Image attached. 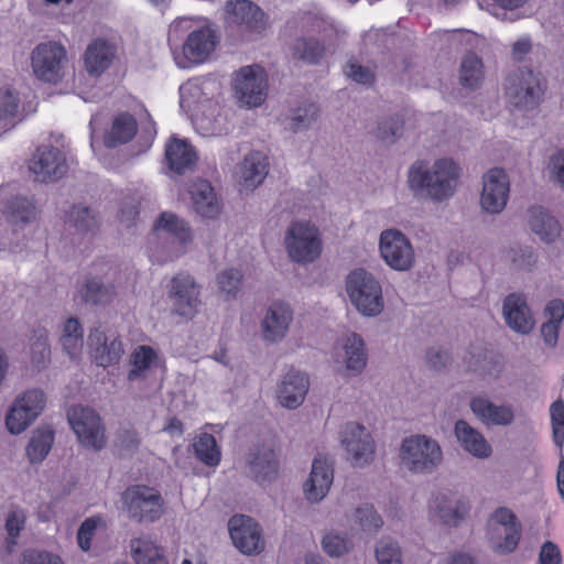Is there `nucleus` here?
<instances>
[{"label": "nucleus", "instance_id": "43", "mask_svg": "<svg viewBox=\"0 0 564 564\" xmlns=\"http://www.w3.org/2000/svg\"><path fill=\"white\" fill-rule=\"evenodd\" d=\"M192 446L196 457L205 465L215 467L219 464L221 453L212 434L202 433Z\"/></svg>", "mask_w": 564, "mask_h": 564}, {"label": "nucleus", "instance_id": "12", "mask_svg": "<svg viewBox=\"0 0 564 564\" xmlns=\"http://www.w3.org/2000/svg\"><path fill=\"white\" fill-rule=\"evenodd\" d=\"M45 395L40 389H31L18 398L6 417L10 433L23 432L43 411Z\"/></svg>", "mask_w": 564, "mask_h": 564}, {"label": "nucleus", "instance_id": "19", "mask_svg": "<svg viewBox=\"0 0 564 564\" xmlns=\"http://www.w3.org/2000/svg\"><path fill=\"white\" fill-rule=\"evenodd\" d=\"M170 299L174 313L192 317L200 304L199 289L195 280L189 275H176L170 285Z\"/></svg>", "mask_w": 564, "mask_h": 564}, {"label": "nucleus", "instance_id": "16", "mask_svg": "<svg viewBox=\"0 0 564 564\" xmlns=\"http://www.w3.org/2000/svg\"><path fill=\"white\" fill-rule=\"evenodd\" d=\"M510 192L509 177L502 169L489 170L482 177L480 206L488 214H499L507 205Z\"/></svg>", "mask_w": 564, "mask_h": 564}, {"label": "nucleus", "instance_id": "9", "mask_svg": "<svg viewBox=\"0 0 564 564\" xmlns=\"http://www.w3.org/2000/svg\"><path fill=\"white\" fill-rule=\"evenodd\" d=\"M267 76L264 69L258 65L245 66L234 79L235 97L241 106L258 107L267 98Z\"/></svg>", "mask_w": 564, "mask_h": 564}, {"label": "nucleus", "instance_id": "42", "mask_svg": "<svg viewBox=\"0 0 564 564\" xmlns=\"http://www.w3.org/2000/svg\"><path fill=\"white\" fill-rule=\"evenodd\" d=\"M460 83L468 89H476L484 79L482 61L473 52H468L460 64Z\"/></svg>", "mask_w": 564, "mask_h": 564}, {"label": "nucleus", "instance_id": "38", "mask_svg": "<svg viewBox=\"0 0 564 564\" xmlns=\"http://www.w3.org/2000/svg\"><path fill=\"white\" fill-rule=\"evenodd\" d=\"M67 224L78 234H94L99 227V216L93 208L77 204L72 207Z\"/></svg>", "mask_w": 564, "mask_h": 564}, {"label": "nucleus", "instance_id": "17", "mask_svg": "<svg viewBox=\"0 0 564 564\" xmlns=\"http://www.w3.org/2000/svg\"><path fill=\"white\" fill-rule=\"evenodd\" d=\"M217 36L214 30L203 26L192 31L183 44L182 55H176V64L181 68H187L193 64H199L207 59L215 50Z\"/></svg>", "mask_w": 564, "mask_h": 564}, {"label": "nucleus", "instance_id": "62", "mask_svg": "<svg viewBox=\"0 0 564 564\" xmlns=\"http://www.w3.org/2000/svg\"><path fill=\"white\" fill-rule=\"evenodd\" d=\"M426 364L434 370H441L451 364L449 352L441 347H432L425 354Z\"/></svg>", "mask_w": 564, "mask_h": 564}, {"label": "nucleus", "instance_id": "33", "mask_svg": "<svg viewBox=\"0 0 564 564\" xmlns=\"http://www.w3.org/2000/svg\"><path fill=\"white\" fill-rule=\"evenodd\" d=\"M115 48L107 41L98 39L85 52V67L89 75H101L112 63Z\"/></svg>", "mask_w": 564, "mask_h": 564}, {"label": "nucleus", "instance_id": "27", "mask_svg": "<svg viewBox=\"0 0 564 564\" xmlns=\"http://www.w3.org/2000/svg\"><path fill=\"white\" fill-rule=\"evenodd\" d=\"M469 406L475 416L486 425L508 426L514 421V411L509 404H495L487 397L471 398Z\"/></svg>", "mask_w": 564, "mask_h": 564}, {"label": "nucleus", "instance_id": "45", "mask_svg": "<svg viewBox=\"0 0 564 564\" xmlns=\"http://www.w3.org/2000/svg\"><path fill=\"white\" fill-rule=\"evenodd\" d=\"M156 359V354L150 346H139L131 355L132 368L128 372L129 381L145 379L147 371Z\"/></svg>", "mask_w": 564, "mask_h": 564}, {"label": "nucleus", "instance_id": "54", "mask_svg": "<svg viewBox=\"0 0 564 564\" xmlns=\"http://www.w3.org/2000/svg\"><path fill=\"white\" fill-rule=\"evenodd\" d=\"M25 524V513L21 509H15L9 512L6 521V530L8 532L7 549L11 553L17 545L15 539L19 536L20 531Z\"/></svg>", "mask_w": 564, "mask_h": 564}, {"label": "nucleus", "instance_id": "30", "mask_svg": "<svg viewBox=\"0 0 564 564\" xmlns=\"http://www.w3.org/2000/svg\"><path fill=\"white\" fill-rule=\"evenodd\" d=\"M454 433L464 451L474 457L486 459L491 456L492 447L489 442L485 438L481 432L473 427L467 421H456Z\"/></svg>", "mask_w": 564, "mask_h": 564}, {"label": "nucleus", "instance_id": "20", "mask_svg": "<svg viewBox=\"0 0 564 564\" xmlns=\"http://www.w3.org/2000/svg\"><path fill=\"white\" fill-rule=\"evenodd\" d=\"M502 316L507 326L521 335L530 334L535 325L533 313L523 293L513 292L503 299Z\"/></svg>", "mask_w": 564, "mask_h": 564}, {"label": "nucleus", "instance_id": "36", "mask_svg": "<svg viewBox=\"0 0 564 564\" xmlns=\"http://www.w3.org/2000/svg\"><path fill=\"white\" fill-rule=\"evenodd\" d=\"M209 84V82H202L199 79H191L183 84L180 87L181 107L197 116L199 107L204 102L209 101V97L205 91Z\"/></svg>", "mask_w": 564, "mask_h": 564}, {"label": "nucleus", "instance_id": "1", "mask_svg": "<svg viewBox=\"0 0 564 564\" xmlns=\"http://www.w3.org/2000/svg\"><path fill=\"white\" fill-rule=\"evenodd\" d=\"M458 177L459 167L451 159L436 160L431 166L416 161L409 169L408 185L415 197L441 203L454 195Z\"/></svg>", "mask_w": 564, "mask_h": 564}, {"label": "nucleus", "instance_id": "28", "mask_svg": "<svg viewBox=\"0 0 564 564\" xmlns=\"http://www.w3.org/2000/svg\"><path fill=\"white\" fill-rule=\"evenodd\" d=\"M308 378L296 370L286 372L278 388L280 403L288 409L299 408L308 391Z\"/></svg>", "mask_w": 564, "mask_h": 564}, {"label": "nucleus", "instance_id": "4", "mask_svg": "<svg viewBox=\"0 0 564 564\" xmlns=\"http://www.w3.org/2000/svg\"><path fill=\"white\" fill-rule=\"evenodd\" d=\"M121 499L128 517L138 523H153L164 513V499L153 487L130 486L123 491Z\"/></svg>", "mask_w": 564, "mask_h": 564}, {"label": "nucleus", "instance_id": "21", "mask_svg": "<svg viewBox=\"0 0 564 564\" xmlns=\"http://www.w3.org/2000/svg\"><path fill=\"white\" fill-rule=\"evenodd\" d=\"M469 509L466 498L452 492H438L430 505L432 518L448 527H457L466 518Z\"/></svg>", "mask_w": 564, "mask_h": 564}, {"label": "nucleus", "instance_id": "41", "mask_svg": "<svg viewBox=\"0 0 564 564\" xmlns=\"http://www.w3.org/2000/svg\"><path fill=\"white\" fill-rule=\"evenodd\" d=\"M4 215L12 225H24L35 217V206L25 196H14L6 204Z\"/></svg>", "mask_w": 564, "mask_h": 564}, {"label": "nucleus", "instance_id": "48", "mask_svg": "<svg viewBox=\"0 0 564 564\" xmlns=\"http://www.w3.org/2000/svg\"><path fill=\"white\" fill-rule=\"evenodd\" d=\"M193 203L196 212L203 217L213 218L218 214L213 188L208 183H202L193 191Z\"/></svg>", "mask_w": 564, "mask_h": 564}, {"label": "nucleus", "instance_id": "34", "mask_svg": "<svg viewBox=\"0 0 564 564\" xmlns=\"http://www.w3.org/2000/svg\"><path fill=\"white\" fill-rule=\"evenodd\" d=\"M138 131V123L134 117L128 112H121L112 120L111 127L106 131L104 143L112 149L126 144L133 139Z\"/></svg>", "mask_w": 564, "mask_h": 564}, {"label": "nucleus", "instance_id": "50", "mask_svg": "<svg viewBox=\"0 0 564 564\" xmlns=\"http://www.w3.org/2000/svg\"><path fill=\"white\" fill-rule=\"evenodd\" d=\"M324 552L332 557H340L352 549V541L346 533L329 531L322 539Z\"/></svg>", "mask_w": 564, "mask_h": 564}, {"label": "nucleus", "instance_id": "25", "mask_svg": "<svg viewBox=\"0 0 564 564\" xmlns=\"http://www.w3.org/2000/svg\"><path fill=\"white\" fill-rule=\"evenodd\" d=\"M88 345L97 365L101 367L117 364L123 354L121 340L113 334L107 335L100 328L90 332Z\"/></svg>", "mask_w": 564, "mask_h": 564}, {"label": "nucleus", "instance_id": "64", "mask_svg": "<svg viewBox=\"0 0 564 564\" xmlns=\"http://www.w3.org/2000/svg\"><path fill=\"white\" fill-rule=\"evenodd\" d=\"M19 100L12 91L0 93V119L12 118L17 115Z\"/></svg>", "mask_w": 564, "mask_h": 564}, {"label": "nucleus", "instance_id": "3", "mask_svg": "<svg viewBox=\"0 0 564 564\" xmlns=\"http://www.w3.org/2000/svg\"><path fill=\"white\" fill-rule=\"evenodd\" d=\"M346 292L351 304L366 317H376L384 308L380 281L365 269H356L346 278Z\"/></svg>", "mask_w": 564, "mask_h": 564}, {"label": "nucleus", "instance_id": "23", "mask_svg": "<svg viewBox=\"0 0 564 564\" xmlns=\"http://www.w3.org/2000/svg\"><path fill=\"white\" fill-rule=\"evenodd\" d=\"M80 301L91 307H105L117 296V288L111 279L100 275H88L78 289Z\"/></svg>", "mask_w": 564, "mask_h": 564}, {"label": "nucleus", "instance_id": "35", "mask_svg": "<svg viewBox=\"0 0 564 564\" xmlns=\"http://www.w3.org/2000/svg\"><path fill=\"white\" fill-rule=\"evenodd\" d=\"M531 230L544 242H553L561 232L558 221L541 206H532L528 210Z\"/></svg>", "mask_w": 564, "mask_h": 564}, {"label": "nucleus", "instance_id": "32", "mask_svg": "<svg viewBox=\"0 0 564 564\" xmlns=\"http://www.w3.org/2000/svg\"><path fill=\"white\" fill-rule=\"evenodd\" d=\"M268 174L267 158L261 152L247 154L237 167V175L246 188L253 189L260 185Z\"/></svg>", "mask_w": 564, "mask_h": 564}, {"label": "nucleus", "instance_id": "31", "mask_svg": "<svg viewBox=\"0 0 564 564\" xmlns=\"http://www.w3.org/2000/svg\"><path fill=\"white\" fill-rule=\"evenodd\" d=\"M165 160L171 171L184 174L193 170L197 155L186 140L173 138L165 147Z\"/></svg>", "mask_w": 564, "mask_h": 564}, {"label": "nucleus", "instance_id": "26", "mask_svg": "<svg viewBox=\"0 0 564 564\" xmlns=\"http://www.w3.org/2000/svg\"><path fill=\"white\" fill-rule=\"evenodd\" d=\"M334 479L333 465L324 457L314 458L310 478L304 484L306 499L321 501L328 492Z\"/></svg>", "mask_w": 564, "mask_h": 564}, {"label": "nucleus", "instance_id": "2", "mask_svg": "<svg viewBox=\"0 0 564 564\" xmlns=\"http://www.w3.org/2000/svg\"><path fill=\"white\" fill-rule=\"evenodd\" d=\"M399 456L404 468L419 475L433 474L443 463L441 445L436 440L424 434L405 437Z\"/></svg>", "mask_w": 564, "mask_h": 564}, {"label": "nucleus", "instance_id": "56", "mask_svg": "<svg viewBox=\"0 0 564 564\" xmlns=\"http://www.w3.org/2000/svg\"><path fill=\"white\" fill-rule=\"evenodd\" d=\"M51 349L48 339L45 334H40L34 337L31 341V358L32 362L37 366H44L50 359Z\"/></svg>", "mask_w": 564, "mask_h": 564}, {"label": "nucleus", "instance_id": "7", "mask_svg": "<svg viewBox=\"0 0 564 564\" xmlns=\"http://www.w3.org/2000/svg\"><path fill=\"white\" fill-rule=\"evenodd\" d=\"M67 64L65 47L57 42H43L31 52V67L34 76L44 83L56 84L64 77Z\"/></svg>", "mask_w": 564, "mask_h": 564}, {"label": "nucleus", "instance_id": "61", "mask_svg": "<svg viewBox=\"0 0 564 564\" xmlns=\"http://www.w3.org/2000/svg\"><path fill=\"white\" fill-rule=\"evenodd\" d=\"M547 170L550 180L564 188V150L551 155Z\"/></svg>", "mask_w": 564, "mask_h": 564}, {"label": "nucleus", "instance_id": "11", "mask_svg": "<svg viewBox=\"0 0 564 564\" xmlns=\"http://www.w3.org/2000/svg\"><path fill=\"white\" fill-rule=\"evenodd\" d=\"M380 252L393 270L408 271L414 264V250L410 240L397 229L383 230L380 235Z\"/></svg>", "mask_w": 564, "mask_h": 564}, {"label": "nucleus", "instance_id": "6", "mask_svg": "<svg viewBox=\"0 0 564 564\" xmlns=\"http://www.w3.org/2000/svg\"><path fill=\"white\" fill-rule=\"evenodd\" d=\"M544 80L540 73L521 68L508 77L506 94L509 102L518 109H534L542 100Z\"/></svg>", "mask_w": 564, "mask_h": 564}, {"label": "nucleus", "instance_id": "8", "mask_svg": "<svg viewBox=\"0 0 564 564\" xmlns=\"http://www.w3.org/2000/svg\"><path fill=\"white\" fill-rule=\"evenodd\" d=\"M67 419L83 446L95 451L106 446L105 427L95 410L88 406H74L68 411Z\"/></svg>", "mask_w": 564, "mask_h": 564}, {"label": "nucleus", "instance_id": "37", "mask_svg": "<svg viewBox=\"0 0 564 564\" xmlns=\"http://www.w3.org/2000/svg\"><path fill=\"white\" fill-rule=\"evenodd\" d=\"M547 321L541 326V335L544 343L554 347L557 344L558 330L564 319V302L562 300H552L544 310Z\"/></svg>", "mask_w": 564, "mask_h": 564}, {"label": "nucleus", "instance_id": "44", "mask_svg": "<svg viewBox=\"0 0 564 564\" xmlns=\"http://www.w3.org/2000/svg\"><path fill=\"white\" fill-rule=\"evenodd\" d=\"M59 340L64 351L72 358L79 354L84 345V336L82 325L77 318L69 317L65 322Z\"/></svg>", "mask_w": 564, "mask_h": 564}, {"label": "nucleus", "instance_id": "55", "mask_svg": "<svg viewBox=\"0 0 564 564\" xmlns=\"http://www.w3.org/2000/svg\"><path fill=\"white\" fill-rule=\"evenodd\" d=\"M242 273L238 269H227L217 276V282L221 292L228 296L235 297L240 290Z\"/></svg>", "mask_w": 564, "mask_h": 564}, {"label": "nucleus", "instance_id": "46", "mask_svg": "<svg viewBox=\"0 0 564 564\" xmlns=\"http://www.w3.org/2000/svg\"><path fill=\"white\" fill-rule=\"evenodd\" d=\"M54 433L50 429H39L31 437L26 454L32 464L42 462L51 451Z\"/></svg>", "mask_w": 564, "mask_h": 564}, {"label": "nucleus", "instance_id": "24", "mask_svg": "<svg viewBox=\"0 0 564 564\" xmlns=\"http://www.w3.org/2000/svg\"><path fill=\"white\" fill-rule=\"evenodd\" d=\"M293 319V311L290 304L283 301L273 302L267 310L262 319L263 338L271 343L283 339Z\"/></svg>", "mask_w": 564, "mask_h": 564}, {"label": "nucleus", "instance_id": "22", "mask_svg": "<svg viewBox=\"0 0 564 564\" xmlns=\"http://www.w3.org/2000/svg\"><path fill=\"white\" fill-rule=\"evenodd\" d=\"M247 474L258 484L273 481L279 473V460L269 445L254 446L246 457Z\"/></svg>", "mask_w": 564, "mask_h": 564}, {"label": "nucleus", "instance_id": "15", "mask_svg": "<svg viewBox=\"0 0 564 564\" xmlns=\"http://www.w3.org/2000/svg\"><path fill=\"white\" fill-rule=\"evenodd\" d=\"M30 170L40 182H55L68 171L65 154L51 144L37 148L31 160Z\"/></svg>", "mask_w": 564, "mask_h": 564}, {"label": "nucleus", "instance_id": "57", "mask_svg": "<svg viewBox=\"0 0 564 564\" xmlns=\"http://www.w3.org/2000/svg\"><path fill=\"white\" fill-rule=\"evenodd\" d=\"M141 440L134 430L121 429L116 435V446L123 454H132L140 446Z\"/></svg>", "mask_w": 564, "mask_h": 564}, {"label": "nucleus", "instance_id": "49", "mask_svg": "<svg viewBox=\"0 0 564 564\" xmlns=\"http://www.w3.org/2000/svg\"><path fill=\"white\" fill-rule=\"evenodd\" d=\"M324 45L314 37H300L293 46V56L308 64L317 63L324 54Z\"/></svg>", "mask_w": 564, "mask_h": 564}, {"label": "nucleus", "instance_id": "29", "mask_svg": "<svg viewBox=\"0 0 564 564\" xmlns=\"http://www.w3.org/2000/svg\"><path fill=\"white\" fill-rule=\"evenodd\" d=\"M336 361L345 366L348 376H357L367 365L365 341L360 335L352 333L343 343L341 351L336 355Z\"/></svg>", "mask_w": 564, "mask_h": 564}, {"label": "nucleus", "instance_id": "39", "mask_svg": "<svg viewBox=\"0 0 564 564\" xmlns=\"http://www.w3.org/2000/svg\"><path fill=\"white\" fill-rule=\"evenodd\" d=\"M404 118L401 115H392L379 119L372 130L375 138L387 145L394 144L403 134Z\"/></svg>", "mask_w": 564, "mask_h": 564}, {"label": "nucleus", "instance_id": "40", "mask_svg": "<svg viewBox=\"0 0 564 564\" xmlns=\"http://www.w3.org/2000/svg\"><path fill=\"white\" fill-rule=\"evenodd\" d=\"M130 547L137 564H167L162 549L147 538L131 540Z\"/></svg>", "mask_w": 564, "mask_h": 564}, {"label": "nucleus", "instance_id": "5", "mask_svg": "<svg viewBox=\"0 0 564 564\" xmlns=\"http://www.w3.org/2000/svg\"><path fill=\"white\" fill-rule=\"evenodd\" d=\"M290 259L300 264L312 263L322 252L318 229L306 221H293L284 236Z\"/></svg>", "mask_w": 564, "mask_h": 564}, {"label": "nucleus", "instance_id": "58", "mask_svg": "<svg viewBox=\"0 0 564 564\" xmlns=\"http://www.w3.org/2000/svg\"><path fill=\"white\" fill-rule=\"evenodd\" d=\"M344 72L348 78L358 84L370 85L375 80L373 72L369 67L359 64L356 59H350Z\"/></svg>", "mask_w": 564, "mask_h": 564}, {"label": "nucleus", "instance_id": "52", "mask_svg": "<svg viewBox=\"0 0 564 564\" xmlns=\"http://www.w3.org/2000/svg\"><path fill=\"white\" fill-rule=\"evenodd\" d=\"M355 518L361 530L368 533H376L383 524L380 514L368 503L361 505L356 509Z\"/></svg>", "mask_w": 564, "mask_h": 564}, {"label": "nucleus", "instance_id": "10", "mask_svg": "<svg viewBox=\"0 0 564 564\" xmlns=\"http://www.w3.org/2000/svg\"><path fill=\"white\" fill-rule=\"evenodd\" d=\"M340 442L354 466L364 467L373 460L376 445L366 426L346 423L340 432Z\"/></svg>", "mask_w": 564, "mask_h": 564}, {"label": "nucleus", "instance_id": "47", "mask_svg": "<svg viewBox=\"0 0 564 564\" xmlns=\"http://www.w3.org/2000/svg\"><path fill=\"white\" fill-rule=\"evenodd\" d=\"M319 109L314 102H304L291 110L289 130L296 133L308 129L317 120Z\"/></svg>", "mask_w": 564, "mask_h": 564}, {"label": "nucleus", "instance_id": "63", "mask_svg": "<svg viewBox=\"0 0 564 564\" xmlns=\"http://www.w3.org/2000/svg\"><path fill=\"white\" fill-rule=\"evenodd\" d=\"M22 564H63L59 556L46 551L26 550Z\"/></svg>", "mask_w": 564, "mask_h": 564}, {"label": "nucleus", "instance_id": "53", "mask_svg": "<svg viewBox=\"0 0 564 564\" xmlns=\"http://www.w3.org/2000/svg\"><path fill=\"white\" fill-rule=\"evenodd\" d=\"M553 442L560 448L564 445V401L556 400L550 406Z\"/></svg>", "mask_w": 564, "mask_h": 564}, {"label": "nucleus", "instance_id": "13", "mask_svg": "<svg viewBox=\"0 0 564 564\" xmlns=\"http://www.w3.org/2000/svg\"><path fill=\"white\" fill-rule=\"evenodd\" d=\"M226 23L241 33L260 35L267 28L264 12L250 0H230L226 3Z\"/></svg>", "mask_w": 564, "mask_h": 564}, {"label": "nucleus", "instance_id": "51", "mask_svg": "<svg viewBox=\"0 0 564 564\" xmlns=\"http://www.w3.org/2000/svg\"><path fill=\"white\" fill-rule=\"evenodd\" d=\"M375 553L379 564H402L401 547L390 536H383L377 542Z\"/></svg>", "mask_w": 564, "mask_h": 564}, {"label": "nucleus", "instance_id": "14", "mask_svg": "<svg viewBox=\"0 0 564 564\" xmlns=\"http://www.w3.org/2000/svg\"><path fill=\"white\" fill-rule=\"evenodd\" d=\"M234 545L243 554H259L264 549L260 525L250 517L234 516L228 522Z\"/></svg>", "mask_w": 564, "mask_h": 564}, {"label": "nucleus", "instance_id": "60", "mask_svg": "<svg viewBox=\"0 0 564 564\" xmlns=\"http://www.w3.org/2000/svg\"><path fill=\"white\" fill-rule=\"evenodd\" d=\"M300 28L304 33H322L332 30V26L323 18L314 13H304L300 18Z\"/></svg>", "mask_w": 564, "mask_h": 564}, {"label": "nucleus", "instance_id": "59", "mask_svg": "<svg viewBox=\"0 0 564 564\" xmlns=\"http://www.w3.org/2000/svg\"><path fill=\"white\" fill-rule=\"evenodd\" d=\"M139 216V203L133 197L123 198L119 209V221L126 228H131Z\"/></svg>", "mask_w": 564, "mask_h": 564}, {"label": "nucleus", "instance_id": "18", "mask_svg": "<svg viewBox=\"0 0 564 564\" xmlns=\"http://www.w3.org/2000/svg\"><path fill=\"white\" fill-rule=\"evenodd\" d=\"M153 235L158 239H172L166 249V258L177 257L182 250V246L192 239L188 225L177 215L163 212L153 225Z\"/></svg>", "mask_w": 564, "mask_h": 564}]
</instances>
